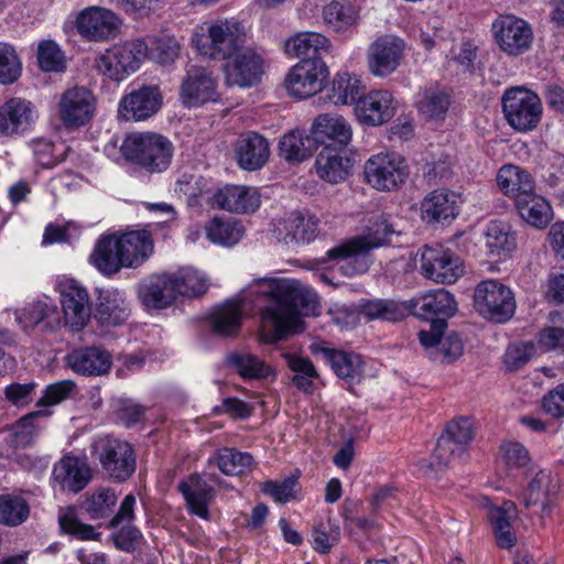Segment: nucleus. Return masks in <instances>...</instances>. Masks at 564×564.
Segmentation results:
<instances>
[{
    "instance_id": "f257e3e1",
    "label": "nucleus",
    "mask_w": 564,
    "mask_h": 564,
    "mask_svg": "<svg viewBox=\"0 0 564 564\" xmlns=\"http://www.w3.org/2000/svg\"><path fill=\"white\" fill-rule=\"evenodd\" d=\"M246 293L256 294L261 301V337L264 343L274 344L290 334L303 332L297 304L308 291L297 281L261 278L254 280Z\"/></svg>"
},
{
    "instance_id": "dca6fc26",
    "label": "nucleus",
    "mask_w": 564,
    "mask_h": 564,
    "mask_svg": "<svg viewBox=\"0 0 564 564\" xmlns=\"http://www.w3.org/2000/svg\"><path fill=\"white\" fill-rule=\"evenodd\" d=\"M422 274L436 283L451 284L464 274L462 259L442 246H425L421 251Z\"/></svg>"
},
{
    "instance_id": "5701e85b",
    "label": "nucleus",
    "mask_w": 564,
    "mask_h": 564,
    "mask_svg": "<svg viewBox=\"0 0 564 564\" xmlns=\"http://www.w3.org/2000/svg\"><path fill=\"white\" fill-rule=\"evenodd\" d=\"M212 207L235 214L256 212L261 204L257 188L246 185L226 184L207 198Z\"/></svg>"
},
{
    "instance_id": "a878e982",
    "label": "nucleus",
    "mask_w": 564,
    "mask_h": 564,
    "mask_svg": "<svg viewBox=\"0 0 564 564\" xmlns=\"http://www.w3.org/2000/svg\"><path fill=\"white\" fill-rule=\"evenodd\" d=\"M161 107V94L158 87L143 86L124 95L118 106L119 116L127 121H142Z\"/></svg>"
},
{
    "instance_id": "2eb2a0df",
    "label": "nucleus",
    "mask_w": 564,
    "mask_h": 564,
    "mask_svg": "<svg viewBox=\"0 0 564 564\" xmlns=\"http://www.w3.org/2000/svg\"><path fill=\"white\" fill-rule=\"evenodd\" d=\"M97 99L94 93L84 86L66 89L57 105V116L66 129H79L95 117Z\"/></svg>"
},
{
    "instance_id": "603ef678",
    "label": "nucleus",
    "mask_w": 564,
    "mask_h": 564,
    "mask_svg": "<svg viewBox=\"0 0 564 564\" xmlns=\"http://www.w3.org/2000/svg\"><path fill=\"white\" fill-rule=\"evenodd\" d=\"M30 516V505L20 495H0V523L8 527H18L24 523Z\"/></svg>"
},
{
    "instance_id": "473e14b6",
    "label": "nucleus",
    "mask_w": 564,
    "mask_h": 564,
    "mask_svg": "<svg viewBox=\"0 0 564 564\" xmlns=\"http://www.w3.org/2000/svg\"><path fill=\"white\" fill-rule=\"evenodd\" d=\"M96 308V319L104 326H118L130 316V307L124 292L107 289L100 292Z\"/></svg>"
},
{
    "instance_id": "338daca9",
    "label": "nucleus",
    "mask_w": 564,
    "mask_h": 564,
    "mask_svg": "<svg viewBox=\"0 0 564 564\" xmlns=\"http://www.w3.org/2000/svg\"><path fill=\"white\" fill-rule=\"evenodd\" d=\"M500 458L508 468H522L525 467L530 460L528 449L519 442H505L500 446Z\"/></svg>"
},
{
    "instance_id": "13d9d810",
    "label": "nucleus",
    "mask_w": 564,
    "mask_h": 564,
    "mask_svg": "<svg viewBox=\"0 0 564 564\" xmlns=\"http://www.w3.org/2000/svg\"><path fill=\"white\" fill-rule=\"evenodd\" d=\"M214 459L220 471L228 476L245 473L253 463L250 454L229 447L219 449Z\"/></svg>"
},
{
    "instance_id": "4468645a",
    "label": "nucleus",
    "mask_w": 564,
    "mask_h": 564,
    "mask_svg": "<svg viewBox=\"0 0 564 564\" xmlns=\"http://www.w3.org/2000/svg\"><path fill=\"white\" fill-rule=\"evenodd\" d=\"M328 75L322 58H304L286 74L285 88L294 98L306 99L323 90Z\"/></svg>"
},
{
    "instance_id": "f704fd0d",
    "label": "nucleus",
    "mask_w": 564,
    "mask_h": 564,
    "mask_svg": "<svg viewBox=\"0 0 564 564\" xmlns=\"http://www.w3.org/2000/svg\"><path fill=\"white\" fill-rule=\"evenodd\" d=\"M497 184L500 191L514 199L530 197L531 192L535 191L532 175L524 169L514 165H502L497 173Z\"/></svg>"
},
{
    "instance_id": "a18cd8bd",
    "label": "nucleus",
    "mask_w": 564,
    "mask_h": 564,
    "mask_svg": "<svg viewBox=\"0 0 564 564\" xmlns=\"http://www.w3.org/2000/svg\"><path fill=\"white\" fill-rule=\"evenodd\" d=\"M555 486H552L551 475L540 470L530 481L523 494L525 507L541 506L542 512L549 514L554 503Z\"/></svg>"
},
{
    "instance_id": "09e8293b",
    "label": "nucleus",
    "mask_w": 564,
    "mask_h": 564,
    "mask_svg": "<svg viewBox=\"0 0 564 564\" xmlns=\"http://www.w3.org/2000/svg\"><path fill=\"white\" fill-rule=\"evenodd\" d=\"M58 524L63 533L79 541H98L101 536L94 525L83 522L75 507L59 510Z\"/></svg>"
},
{
    "instance_id": "20e7f679",
    "label": "nucleus",
    "mask_w": 564,
    "mask_h": 564,
    "mask_svg": "<svg viewBox=\"0 0 564 564\" xmlns=\"http://www.w3.org/2000/svg\"><path fill=\"white\" fill-rule=\"evenodd\" d=\"M247 41V29L235 18L205 21L197 25L192 35L195 50L215 61L231 57Z\"/></svg>"
},
{
    "instance_id": "6ab92c4d",
    "label": "nucleus",
    "mask_w": 564,
    "mask_h": 564,
    "mask_svg": "<svg viewBox=\"0 0 564 564\" xmlns=\"http://www.w3.org/2000/svg\"><path fill=\"white\" fill-rule=\"evenodd\" d=\"M404 41L395 35L377 37L368 47L367 66L375 77L386 78L393 74L404 57Z\"/></svg>"
},
{
    "instance_id": "e2e57ef3",
    "label": "nucleus",
    "mask_w": 564,
    "mask_h": 564,
    "mask_svg": "<svg viewBox=\"0 0 564 564\" xmlns=\"http://www.w3.org/2000/svg\"><path fill=\"white\" fill-rule=\"evenodd\" d=\"M535 354V346L531 341H521L510 345L503 357L505 366L510 371L522 368Z\"/></svg>"
},
{
    "instance_id": "4be33fe9",
    "label": "nucleus",
    "mask_w": 564,
    "mask_h": 564,
    "mask_svg": "<svg viewBox=\"0 0 564 564\" xmlns=\"http://www.w3.org/2000/svg\"><path fill=\"white\" fill-rule=\"evenodd\" d=\"M398 106L399 102L391 91L373 89L358 99L355 113L362 124L378 127L394 117Z\"/></svg>"
},
{
    "instance_id": "79ce46f5",
    "label": "nucleus",
    "mask_w": 564,
    "mask_h": 564,
    "mask_svg": "<svg viewBox=\"0 0 564 564\" xmlns=\"http://www.w3.org/2000/svg\"><path fill=\"white\" fill-rule=\"evenodd\" d=\"M226 362L243 380H265L275 376L271 365L249 351L230 352Z\"/></svg>"
},
{
    "instance_id": "680f3d73",
    "label": "nucleus",
    "mask_w": 564,
    "mask_h": 564,
    "mask_svg": "<svg viewBox=\"0 0 564 564\" xmlns=\"http://www.w3.org/2000/svg\"><path fill=\"white\" fill-rule=\"evenodd\" d=\"M117 502V496L111 489H101L85 501V510L90 519H105L110 516L112 507Z\"/></svg>"
},
{
    "instance_id": "c85d7f7f",
    "label": "nucleus",
    "mask_w": 564,
    "mask_h": 564,
    "mask_svg": "<svg viewBox=\"0 0 564 564\" xmlns=\"http://www.w3.org/2000/svg\"><path fill=\"white\" fill-rule=\"evenodd\" d=\"M459 195L448 189L429 193L421 202V216L426 224H438L455 219L459 214Z\"/></svg>"
},
{
    "instance_id": "052dcab7",
    "label": "nucleus",
    "mask_w": 564,
    "mask_h": 564,
    "mask_svg": "<svg viewBox=\"0 0 564 564\" xmlns=\"http://www.w3.org/2000/svg\"><path fill=\"white\" fill-rule=\"evenodd\" d=\"M52 414L48 410L33 411L21 417L13 427L15 441L20 445H28L41 431L42 426L35 421L40 417H47Z\"/></svg>"
},
{
    "instance_id": "2f4dec72",
    "label": "nucleus",
    "mask_w": 564,
    "mask_h": 564,
    "mask_svg": "<svg viewBox=\"0 0 564 564\" xmlns=\"http://www.w3.org/2000/svg\"><path fill=\"white\" fill-rule=\"evenodd\" d=\"M354 166L352 160L346 154L328 147L316 156L314 167L323 181L339 184L348 178Z\"/></svg>"
},
{
    "instance_id": "aec40b11",
    "label": "nucleus",
    "mask_w": 564,
    "mask_h": 564,
    "mask_svg": "<svg viewBox=\"0 0 564 564\" xmlns=\"http://www.w3.org/2000/svg\"><path fill=\"white\" fill-rule=\"evenodd\" d=\"M219 98L217 80L212 70L198 65H191L180 86V99L185 107H199L215 102Z\"/></svg>"
},
{
    "instance_id": "0eeeda50",
    "label": "nucleus",
    "mask_w": 564,
    "mask_h": 564,
    "mask_svg": "<svg viewBox=\"0 0 564 564\" xmlns=\"http://www.w3.org/2000/svg\"><path fill=\"white\" fill-rule=\"evenodd\" d=\"M148 54L149 46L141 37L120 41L101 52L95 66L105 79L121 83L140 68Z\"/></svg>"
},
{
    "instance_id": "ea45409f",
    "label": "nucleus",
    "mask_w": 564,
    "mask_h": 564,
    "mask_svg": "<svg viewBox=\"0 0 564 564\" xmlns=\"http://www.w3.org/2000/svg\"><path fill=\"white\" fill-rule=\"evenodd\" d=\"M191 511L202 519H209L208 505L214 497V489L197 474L191 475L178 485Z\"/></svg>"
},
{
    "instance_id": "3c124183",
    "label": "nucleus",
    "mask_w": 564,
    "mask_h": 564,
    "mask_svg": "<svg viewBox=\"0 0 564 564\" xmlns=\"http://www.w3.org/2000/svg\"><path fill=\"white\" fill-rule=\"evenodd\" d=\"M323 18L332 30L343 32L356 24L358 12L349 1H332L324 7Z\"/></svg>"
},
{
    "instance_id": "de8ad7c7",
    "label": "nucleus",
    "mask_w": 564,
    "mask_h": 564,
    "mask_svg": "<svg viewBox=\"0 0 564 564\" xmlns=\"http://www.w3.org/2000/svg\"><path fill=\"white\" fill-rule=\"evenodd\" d=\"M516 207L522 219L539 229L545 228L553 217L551 205L535 191L531 192L530 197L520 198Z\"/></svg>"
},
{
    "instance_id": "5fc2aeb1",
    "label": "nucleus",
    "mask_w": 564,
    "mask_h": 564,
    "mask_svg": "<svg viewBox=\"0 0 564 564\" xmlns=\"http://www.w3.org/2000/svg\"><path fill=\"white\" fill-rule=\"evenodd\" d=\"M205 231L210 242L234 246L241 239L243 227L237 221H225L220 217H214L205 226Z\"/></svg>"
},
{
    "instance_id": "c756f323",
    "label": "nucleus",
    "mask_w": 564,
    "mask_h": 564,
    "mask_svg": "<svg viewBox=\"0 0 564 564\" xmlns=\"http://www.w3.org/2000/svg\"><path fill=\"white\" fill-rule=\"evenodd\" d=\"M316 144H335L340 148L347 147L352 138V129L348 121L334 113H322L317 116L311 127Z\"/></svg>"
},
{
    "instance_id": "774afa93",
    "label": "nucleus",
    "mask_w": 564,
    "mask_h": 564,
    "mask_svg": "<svg viewBox=\"0 0 564 564\" xmlns=\"http://www.w3.org/2000/svg\"><path fill=\"white\" fill-rule=\"evenodd\" d=\"M180 44L174 36L161 35L155 37L152 53L161 64L173 63L180 54Z\"/></svg>"
},
{
    "instance_id": "72a5a7b5",
    "label": "nucleus",
    "mask_w": 564,
    "mask_h": 564,
    "mask_svg": "<svg viewBox=\"0 0 564 564\" xmlns=\"http://www.w3.org/2000/svg\"><path fill=\"white\" fill-rule=\"evenodd\" d=\"M236 156L238 164L243 170H259L269 160V142L256 132L243 134L236 144Z\"/></svg>"
},
{
    "instance_id": "f3484780",
    "label": "nucleus",
    "mask_w": 564,
    "mask_h": 564,
    "mask_svg": "<svg viewBox=\"0 0 564 564\" xmlns=\"http://www.w3.org/2000/svg\"><path fill=\"white\" fill-rule=\"evenodd\" d=\"M224 61L223 73L227 86L250 88L261 80L264 73L262 56L250 47H241Z\"/></svg>"
},
{
    "instance_id": "4d7b16f0",
    "label": "nucleus",
    "mask_w": 564,
    "mask_h": 564,
    "mask_svg": "<svg viewBox=\"0 0 564 564\" xmlns=\"http://www.w3.org/2000/svg\"><path fill=\"white\" fill-rule=\"evenodd\" d=\"M171 275L177 296H200L207 291L208 284L205 276L196 270L185 268Z\"/></svg>"
},
{
    "instance_id": "b1692460",
    "label": "nucleus",
    "mask_w": 564,
    "mask_h": 564,
    "mask_svg": "<svg viewBox=\"0 0 564 564\" xmlns=\"http://www.w3.org/2000/svg\"><path fill=\"white\" fill-rule=\"evenodd\" d=\"M65 362L79 376L100 377L111 369L112 356L101 346L79 347L66 355Z\"/></svg>"
},
{
    "instance_id": "e433bc0d",
    "label": "nucleus",
    "mask_w": 564,
    "mask_h": 564,
    "mask_svg": "<svg viewBox=\"0 0 564 564\" xmlns=\"http://www.w3.org/2000/svg\"><path fill=\"white\" fill-rule=\"evenodd\" d=\"M487 517L492 527L497 544L502 549L513 546L517 538L512 523L518 517L514 502L503 501L501 506L489 508Z\"/></svg>"
},
{
    "instance_id": "8fccbe9b",
    "label": "nucleus",
    "mask_w": 564,
    "mask_h": 564,
    "mask_svg": "<svg viewBox=\"0 0 564 564\" xmlns=\"http://www.w3.org/2000/svg\"><path fill=\"white\" fill-rule=\"evenodd\" d=\"M449 106V95L440 88H425L417 95V110L427 119L443 120Z\"/></svg>"
},
{
    "instance_id": "37998d69",
    "label": "nucleus",
    "mask_w": 564,
    "mask_h": 564,
    "mask_svg": "<svg viewBox=\"0 0 564 564\" xmlns=\"http://www.w3.org/2000/svg\"><path fill=\"white\" fill-rule=\"evenodd\" d=\"M318 218L308 210L291 212L282 221L284 239L306 243L312 241L318 231Z\"/></svg>"
},
{
    "instance_id": "393cba45",
    "label": "nucleus",
    "mask_w": 564,
    "mask_h": 564,
    "mask_svg": "<svg viewBox=\"0 0 564 564\" xmlns=\"http://www.w3.org/2000/svg\"><path fill=\"white\" fill-rule=\"evenodd\" d=\"M409 306L413 315L421 319L430 321L431 324L441 318L446 321L457 311L454 295L445 289L429 291L413 297Z\"/></svg>"
},
{
    "instance_id": "a19ab883",
    "label": "nucleus",
    "mask_w": 564,
    "mask_h": 564,
    "mask_svg": "<svg viewBox=\"0 0 564 564\" xmlns=\"http://www.w3.org/2000/svg\"><path fill=\"white\" fill-rule=\"evenodd\" d=\"M330 41L317 32H299L286 40L285 53L291 57L321 58L330 50Z\"/></svg>"
},
{
    "instance_id": "4c0bfd02",
    "label": "nucleus",
    "mask_w": 564,
    "mask_h": 564,
    "mask_svg": "<svg viewBox=\"0 0 564 564\" xmlns=\"http://www.w3.org/2000/svg\"><path fill=\"white\" fill-rule=\"evenodd\" d=\"M484 238L490 257L506 259L517 249V234L506 221H489L484 231Z\"/></svg>"
},
{
    "instance_id": "6e6552de",
    "label": "nucleus",
    "mask_w": 564,
    "mask_h": 564,
    "mask_svg": "<svg viewBox=\"0 0 564 564\" xmlns=\"http://www.w3.org/2000/svg\"><path fill=\"white\" fill-rule=\"evenodd\" d=\"M501 106L506 122L518 133L532 132L542 121V100L535 91L524 86L506 89L501 96Z\"/></svg>"
},
{
    "instance_id": "864d4df0",
    "label": "nucleus",
    "mask_w": 564,
    "mask_h": 564,
    "mask_svg": "<svg viewBox=\"0 0 564 564\" xmlns=\"http://www.w3.org/2000/svg\"><path fill=\"white\" fill-rule=\"evenodd\" d=\"M288 367L294 372L291 382L297 389L305 393H311L313 390V380L318 377V372L308 358L299 356L296 354H283Z\"/></svg>"
},
{
    "instance_id": "bf43d9fd",
    "label": "nucleus",
    "mask_w": 564,
    "mask_h": 564,
    "mask_svg": "<svg viewBox=\"0 0 564 564\" xmlns=\"http://www.w3.org/2000/svg\"><path fill=\"white\" fill-rule=\"evenodd\" d=\"M21 62L14 47L0 42V84L10 85L21 76Z\"/></svg>"
},
{
    "instance_id": "9d476101",
    "label": "nucleus",
    "mask_w": 564,
    "mask_h": 564,
    "mask_svg": "<svg viewBox=\"0 0 564 564\" xmlns=\"http://www.w3.org/2000/svg\"><path fill=\"white\" fill-rule=\"evenodd\" d=\"M364 175L371 187L390 192L406 182L410 171L405 158L401 154L380 152L365 162Z\"/></svg>"
},
{
    "instance_id": "c9c22d12",
    "label": "nucleus",
    "mask_w": 564,
    "mask_h": 564,
    "mask_svg": "<svg viewBox=\"0 0 564 564\" xmlns=\"http://www.w3.org/2000/svg\"><path fill=\"white\" fill-rule=\"evenodd\" d=\"M242 300L232 299L216 306L208 321L210 329L223 337L236 336L242 324Z\"/></svg>"
},
{
    "instance_id": "0e129e2a",
    "label": "nucleus",
    "mask_w": 564,
    "mask_h": 564,
    "mask_svg": "<svg viewBox=\"0 0 564 564\" xmlns=\"http://www.w3.org/2000/svg\"><path fill=\"white\" fill-rule=\"evenodd\" d=\"M37 61L45 72H59L64 68V56L53 41H43L39 44Z\"/></svg>"
},
{
    "instance_id": "9b49d317",
    "label": "nucleus",
    "mask_w": 564,
    "mask_h": 564,
    "mask_svg": "<svg viewBox=\"0 0 564 564\" xmlns=\"http://www.w3.org/2000/svg\"><path fill=\"white\" fill-rule=\"evenodd\" d=\"M491 34L498 48L510 57L529 52L534 39L530 23L509 13L500 14L492 21Z\"/></svg>"
},
{
    "instance_id": "1a4fd4ad",
    "label": "nucleus",
    "mask_w": 564,
    "mask_h": 564,
    "mask_svg": "<svg viewBox=\"0 0 564 564\" xmlns=\"http://www.w3.org/2000/svg\"><path fill=\"white\" fill-rule=\"evenodd\" d=\"M91 454L107 477L115 482L126 481L135 471L134 449L127 441L111 436L98 437L91 446Z\"/></svg>"
},
{
    "instance_id": "49530a36",
    "label": "nucleus",
    "mask_w": 564,
    "mask_h": 564,
    "mask_svg": "<svg viewBox=\"0 0 564 564\" xmlns=\"http://www.w3.org/2000/svg\"><path fill=\"white\" fill-rule=\"evenodd\" d=\"M280 155L286 161H304L317 149L313 134L302 130H292L285 133L279 143Z\"/></svg>"
},
{
    "instance_id": "69168bd1",
    "label": "nucleus",
    "mask_w": 564,
    "mask_h": 564,
    "mask_svg": "<svg viewBox=\"0 0 564 564\" xmlns=\"http://www.w3.org/2000/svg\"><path fill=\"white\" fill-rule=\"evenodd\" d=\"M56 307L43 301H37L25 306L22 312L17 315L18 323L28 329L33 327L48 317L55 312Z\"/></svg>"
},
{
    "instance_id": "c03bdc74",
    "label": "nucleus",
    "mask_w": 564,
    "mask_h": 564,
    "mask_svg": "<svg viewBox=\"0 0 564 564\" xmlns=\"http://www.w3.org/2000/svg\"><path fill=\"white\" fill-rule=\"evenodd\" d=\"M321 351L337 377L348 382L360 381L364 362L359 355L332 348H323Z\"/></svg>"
},
{
    "instance_id": "7c9ffc66",
    "label": "nucleus",
    "mask_w": 564,
    "mask_h": 564,
    "mask_svg": "<svg viewBox=\"0 0 564 564\" xmlns=\"http://www.w3.org/2000/svg\"><path fill=\"white\" fill-rule=\"evenodd\" d=\"M53 478L63 490L78 492L91 478L88 464L75 456H64L53 468Z\"/></svg>"
},
{
    "instance_id": "58836bf2",
    "label": "nucleus",
    "mask_w": 564,
    "mask_h": 564,
    "mask_svg": "<svg viewBox=\"0 0 564 564\" xmlns=\"http://www.w3.org/2000/svg\"><path fill=\"white\" fill-rule=\"evenodd\" d=\"M358 312L366 321L399 322L405 318L410 306L394 299L361 300Z\"/></svg>"
},
{
    "instance_id": "a211bd4d",
    "label": "nucleus",
    "mask_w": 564,
    "mask_h": 564,
    "mask_svg": "<svg viewBox=\"0 0 564 564\" xmlns=\"http://www.w3.org/2000/svg\"><path fill=\"white\" fill-rule=\"evenodd\" d=\"M121 20L111 10L89 7L82 10L76 18L78 33L90 42H107L121 32Z\"/></svg>"
},
{
    "instance_id": "bb28decb",
    "label": "nucleus",
    "mask_w": 564,
    "mask_h": 564,
    "mask_svg": "<svg viewBox=\"0 0 564 564\" xmlns=\"http://www.w3.org/2000/svg\"><path fill=\"white\" fill-rule=\"evenodd\" d=\"M36 119L37 111L31 101L12 97L0 106V133L3 135L22 133Z\"/></svg>"
},
{
    "instance_id": "39448f33",
    "label": "nucleus",
    "mask_w": 564,
    "mask_h": 564,
    "mask_svg": "<svg viewBox=\"0 0 564 564\" xmlns=\"http://www.w3.org/2000/svg\"><path fill=\"white\" fill-rule=\"evenodd\" d=\"M120 152L127 161L150 174H154L169 169L174 155V147L162 134L134 132L123 139Z\"/></svg>"
},
{
    "instance_id": "f03ea898",
    "label": "nucleus",
    "mask_w": 564,
    "mask_h": 564,
    "mask_svg": "<svg viewBox=\"0 0 564 564\" xmlns=\"http://www.w3.org/2000/svg\"><path fill=\"white\" fill-rule=\"evenodd\" d=\"M154 250L152 234L147 229L101 236L89 256V262L101 274L111 276L121 269H137Z\"/></svg>"
},
{
    "instance_id": "423d86ee",
    "label": "nucleus",
    "mask_w": 564,
    "mask_h": 564,
    "mask_svg": "<svg viewBox=\"0 0 564 564\" xmlns=\"http://www.w3.org/2000/svg\"><path fill=\"white\" fill-rule=\"evenodd\" d=\"M475 435L474 425L467 417L451 421L432 453L431 460L421 459L417 467L424 477L436 479L444 471L455 455L463 454Z\"/></svg>"
},
{
    "instance_id": "7ed1b4c3",
    "label": "nucleus",
    "mask_w": 564,
    "mask_h": 564,
    "mask_svg": "<svg viewBox=\"0 0 564 564\" xmlns=\"http://www.w3.org/2000/svg\"><path fill=\"white\" fill-rule=\"evenodd\" d=\"M394 232L392 224L381 215L365 234L335 246L326 252V257L337 261L344 275L362 274L370 267V251L389 242V237Z\"/></svg>"
},
{
    "instance_id": "6e6d98bb",
    "label": "nucleus",
    "mask_w": 564,
    "mask_h": 564,
    "mask_svg": "<svg viewBox=\"0 0 564 564\" xmlns=\"http://www.w3.org/2000/svg\"><path fill=\"white\" fill-rule=\"evenodd\" d=\"M364 90L365 85L360 77L347 72L338 73L333 83V93L336 104L356 105Z\"/></svg>"
},
{
    "instance_id": "412c9836",
    "label": "nucleus",
    "mask_w": 564,
    "mask_h": 564,
    "mask_svg": "<svg viewBox=\"0 0 564 564\" xmlns=\"http://www.w3.org/2000/svg\"><path fill=\"white\" fill-rule=\"evenodd\" d=\"M447 321L437 319L431 324L430 330H420L417 336L420 344L425 348L429 357L441 364H453L464 352V345L460 337L451 333L443 336Z\"/></svg>"
},
{
    "instance_id": "cd10ccee",
    "label": "nucleus",
    "mask_w": 564,
    "mask_h": 564,
    "mask_svg": "<svg viewBox=\"0 0 564 564\" xmlns=\"http://www.w3.org/2000/svg\"><path fill=\"white\" fill-rule=\"evenodd\" d=\"M171 273L152 274L139 286L138 295L148 310H164L171 306L177 296Z\"/></svg>"
},
{
    "instance_id": "f8f14e48",
    "label": "nucleus",
    "mask_w": 564,
    "mask_h": 564,
    "mask_svg": "<svg viewBox=\"0 0 564 564\" xmlns=\"http://www.w3.org/2000/svg\"><path fill=\"white\" fill-rule=\"evenodd\" d=\"M474 302L480 315L497 323L509 321L516 312L512 291L497 280L480 282L475 289Z\"/></svg>"
},
{
    "instance_id": "ddd939ff",
    "label": "nucleus",
    "mask_w": 564,
    "mask_h": 564,
    "mask_svg": "<svg viewBox=\"0 0 564 564\" xmlns=\"http://www.w3.org/2000/svg\"><path fill=\"white\" fill-rule=\"evenodd\" d=\"M56 291L63 312L65 326L73 332L84 329L90 321L91 303L87 289L77 280L62 278Z\"/></svg>"
}]
</instances>
